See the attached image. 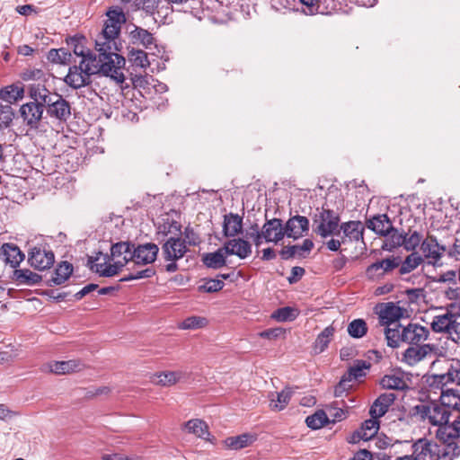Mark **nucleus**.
<instances>
[{
	"label": "nucleus",
	"instance_id": "dca6fc26",
	"mask_svg": "<svg viewBox=\"0 0 460 460\" xmlns=\"http://www.w3.org/2000/svg\"><path fill=\"white\" fill-rule=\"evenodd\" d=\"M320 222L315 228L316 234L325 238L338 234L340 217L331 209H323L319 215Z\"/></svg>",
	"mask_w": 460,
	"mask_h": 460
},
{
	"label": "nucleus",
	"instance_id": "c756f323",
	"mask_svg": "<svg viewBox=\"0 0 460 460\" xmlns=\"http://www.w3.org/2000/svg\"><path fill=\"white\" fill-rule=\"evenodd\" d=\"M242 217L232 212L224 216L223 233L226 237H234L242 233Z\"/></svg>",
	"mask_w": 460,
	"mask_h": 460
},
{
	"label": "nucleus",
	"instance_id": "ea45409f",
	"mask_svg": "<svg viewBox=\"0 0 460 460\" xmlns=\"http://www.w3.org/2000/svg\"><path fill=\"white\" fill-rule=\"evenodd\" d=\"M334 332L335 328L332 325H329L317 335L313 345L314 354H320L328 348L329 343L334 336Z\"/></svg>",
	"mask_w": 460,
	"mask_h": 460
},
{
	"label": "nucleus",
	"instance_id": "e2e57ef3",
	"mask_svg": "<svg viewBox=\"0 0 460 460\" xmlns=\"http://www.w3.org/2000/svg\"><path fill=\"white\" fill-rule=\"evenodd\" d=\"M370 367L366 361H358L354 366L350 367L348 373L346 374L352 380H356L358 377L364 376V369H367Z\"/></svg>",
	"mask_w": 460,
	"mask_h": 460
},
{
	"label": "nucleus",
	"instance_id": "a18cd8bd",
	"mask_svg": "<svg viewBox=\"0 0 460 460\" xmlns=\"http://www.w3.org/2000/svg\"><path fill=\"white\" fill-rule=\"evenodd\" d=\"M380 385L383 388L389 390H404L408 387L404 378L396 375L385 376L381 379Z\"/></svg>",
	"mask_w": 460,
	"mask_h": 460
},
{
	"label": "nucleus",
	"instance_id": "13d9d810",
	"mask_svg": "<svg viewBox=\"0 0 460 460\" xmlns=\"http://www.w3.org/2000/svg\"><path fill=\"white\" fill-rule=\"evenodd\" d=\"M71 57V54L68 53L64 49H52L48 53V59L56 64H66Z\"/></svg>",
	"mask_w": 460,
	"mask_h": 460
},
{
	"label": "nucleus",
	"instance_id": "1a4fd4ad",
	"mask_svg": "<svg viewBox=\"0 0 460 460\" xmlns=\"http://www.w3.org/2000/svg\"><path fill=\"white\" fill-rule=\"evenodd\" d=\"M420 251L423 254V259L428 261V264L432 266H440L441 259L446 248L438 243L434 235H428L421 243Z\"/></svg>",
	"mask_w": 460,
	"mask_h": 460
},
{
	"label": "nucleus",
	"instance_id": "0e129e2a",
	"mask_svg": "<svg viewBox=\"0 0 460 460\" xmlns=\"http://www.w3.org/2000/svg\"><path fill=\"white\" fill-rule=\"evenodd\" d=\"M183 236L182 241H185V245L197 246L201 243L199 235L190 226L184 229Z\"/></svg>",
	"mask_w": 460,
	"mask_h": 460
},
{
	"label": "nucleus",
	"instance_id": "a211bd4d",
	"mask_svg": "<svg viewBox=\"0 0 460 460\" xmlns=\"http://www.w3.org/2000/svg\"><path fill=\"white\" fill-rule=\"evenodd\" d=\"M434 350L435 345L433 344L410 346L402 354V361L411 367L416 366Z\"/></svg>",
	"mask_w": 460,
	"mask_h": 460
},
{
	"label": "nucleus",
	"instance_id": "c03bdc74",
	"mask_svg": "<svg viewBox=\"0 0 460 460\" xmlns=\"http://www.w3.org/2000/svg\"><path fill=\"white\" fill-rule=\"evenodd\" d=\"M181 373L177 371H164L155 375L153 382L162 386H171L175 385L181 378Z\"/></svg>",
	"mask_w": 460,
	"mask_h": 460
},
{
	"label": "nucleus",
	"instance_id": "f704fd0d",
	"mask_svg": "<svg viewBox=\"0 0 460 460\" xmlns=\"http://www.w3.org/2000/svg\"><path fill=\"white\" fill-rule=\"evenodd\" d=\"M227 252L225 246L217 249L214 252L205 253L202 257L203 263L211 269H220L226 264Z\"/></svg>",
	"mask_w": 460,
	"mask_h": 460
},
{
	"label": "nucleus",
	"instance_id": "c9c22d12",
	"mask_svg": "<svg viewBox=\"0 0 460 460\" xmlns=\"http://www.w3.org/2000/svg\"><path fill=\"white\" fill-rule=\"evenodd\" d=\"M369 229L380 235H386L392 230V222L385 214L373 217L367 222Z\"/></svg>",
	"mask_w": 460,
	"mask_h": 460
},
{
	"label": "nucleus",
	"instance_id": "7ed1b4c3",
	"mask_svg": "<svg viewBox=\"0 0 460 460\" xmlns=\"http://www.w3.org/2000/svg\"><path fill=\"white\" fill-rule=\"evenodd\" d=\"M411 415L417 420L428 422L437 428L449 420L450 411L441 403H420L412 407Z\"/></svg>",
	"mask_w": 460,
	"mask_h": 460
},
{
	"label": "nucleus",
	"instance_id": "473e14b6",
	"mask_svg": "<svg viewBox=\"0 0 460 460\" xmlns=\"http://www.w3.org/2000/svg\"><path fill=\"white\" fill-rule=\"evenodd\" d=\"M29 96L37 102L46 105L52 99L50 91L46 87L45 83L39 82L29 85Z\"/></svg>",
	"mask_w": 460,
	"mask_h": 460
},
{
	"label": "nucleus",
	"instance_id": "052dcab7",
	"mask_svg": "<svg viewBox=\"0 0 460 460\" xmlns=\"http://www.w3.org/2000/svg\"><path fill=\"white\" fill-rule=\"evenodd\" d=\"M272 317L279 322L292 321L296 317V313L295 309L286 306L275 311Z\"/></svg>",
	"mask_w": 460,
	"mask_h": 460
},
{
	"label": "nucleus",
	"instance_id": "2f4dec72",
	"mask_svg": "<svg viewBox=\"0 0 460 460\" xmlns=\"http://www.w3.org/2000/svg\"><path fill=\"white\" fill-rule=\"evenodd\" d=\"M439 402L447 410L460 412V392L456 389H445L441 385Z\"/></svg>",
	"mask_w": 460,
	"mask_h": 460
},
{
	"label": "nucleus",
	"instance_id": "09e8293b",
	"mask_svg": "<svg viewBox=\"0 0 460 460\" xmlns=\"http://www.w3.org/2000/svg\"><path fill=\"white\" fill-rule=\"evenodd\" d=\"M128 59L135 66L146 68L150 66L147 53L141 49H132L128 52Z\"/></svg>",
	"mask_w": 460,
	"mask_h": 460
},
{
	"label": "nucleus",
	"instance_id": "6e6d98bb",
	"mask_svg": "<svg viewBox=\"0 0 460 460\" xmlns=\"http://www.w3.org/2000/svg\"><path fill=\"white\" fill-rule=\"evenodd\" d=\"M388 238L385 241V246L389 249H394L400 246L404 247L405 236L392 226V230L386 234Z\"/></svg>",
	"mask_w": 460,
	"mask_h": 460
},
{
	"label": "nucleus",
	"instance_id": "bf43d9fd",
	"mask_svg": "<svg viewBox=\"0 0 460 460\" xmlns=\"http://www.w3.org/2000/svg\"><path fill=\"white\" fill-rule=\"evenodd\" d=\"M299 3L304 6V12L306 14H316L323 13V8L322 6V0H298Z\"/></svg>",
	"mask_w": 460,
	"mask_h": 460
},
{
	"label": "nucleus",
	"instance_id": "3c124183",
	"mask_svg": "<svg viewBox=\"0 0 460 460\" xmlns=\"http://www.w3.org/2000/svg\"><path fill=\"white\" fill-rule=\"evenodd\" d=\"M329 421V418L324 411H317L305 419L306 425L313 429H321Z\"/></svg>",
	"mask_w": 460,
	"mask_h": 460
},
{
	"label": "nucleus",
	"instance_id": "4c0bfd02",
	"mask_svg": "<svg viewBox=\"0 0 460 460\" xmlns=\"http://www.w3.org/2000/svg\"><path fill=\"white\" fill-rule=\"evenodd\" d=\"M385 335L387 341V345L392 348H397L401 342H403V327L400 323L385 325Z\"/></svg>",
	"mask_w": 460,
	"mask_h": 460
},
{
	"label": "nucleus",
	"instance_id": "4468645a",
	"mask_svg": "<svg viewBox=\"0 0 460 460\" xmlns=\"http://www.w3.org/2000/svg\"><path fill=\"white\" fill-rule=\"evenodd\" d=\"M401 258L391 256L377 261L367 268L366 274L370 279H378L400 266Z\"/></svg>",
	"mask_w": 460,
	"mask_h": 460
},
{
	"label": "nucleus",
	"instance_id": "f03ea898",
	"mask_svg": "<svg viewBox=\"0 0 460 460\" xmlns=\"http://www.w3.org/2000/svg\"><path fill=\"white\" fill-rule=\"evenodd\" d=\"M126 17L121 8L115 7L107 12V20L103 29L95 40V47H105L108 51L119 50L117 40L120 33L121 25Z\"/></svg>",
	"mask_w": 460,
	"mask_h": 460
},
{
	"label": "nucleus",
	"instance_id": "e433bc0d",
	"mask_svg": "<svg viewBox=\"0 0 460 460\" xmlns=\"http://www.w3.org/2000/svg\"><path fill=\"white\" fill-rule=\"evenodd\" d=\"M254 440V436L243 433L238 436L226 438L223 441V444L226 449L239 450L251 446Z\"/></svg>",
	"mask_w": 460,
	"mask_h": 460
},
{
	"label": "nucleus",
	"instance_id": "0eeeda50",
	"mask_svg": "<svg viewBox=\"0 0 460 460\" xmlns=\"http://www.w3.org/2000/svg\"><path fill=\"white\" fill-rule=\"evenodd\" d=\"M47 114L60 123L66 122L71 117V105L62 95L54 93L49 102L45 105Z\"/></svg>",
	"mask_w": 460,
	"mask_h": 460
},
{
	"label": "nucleus",
	"instance_id": "5fc2aeb1",
	"mask_svg": "<svg viewBox=\"0 0 460 460\" xmlns=\"http://www.w3.org/2000/svg\"><path fill=\"white\" fill-rule=\"evenodd\" d=\"M20 76L23 81H35L38 83H46L48 81L45 72L38 68H26L21 73Z\"/></svg>",
	"mask_w": 460,
	"mask_h": 460
},
{
	"label": "nucleus",
	"instance_id": "c85d7f7f",
	"mask_svg": "<svg viewBox=\"0 0 460 460\" xmlns=\"http://www.w3.org/2000/svg\"><path fill=\"white\" fill-rule=\"evenodd\" d=\"M395 398L394 393L381 394L372 404L369 411L370 416L378 419L384 416L387 412L388 408L394 403Z\"/></svg>",
	"mask_w": 460,
	"mask_h": 460
},
{
	"label": "nucleus",
	"instance_id": "4be33fe9",
	"mask_svg": "<svg viewBox=\"0 0 460 460\" xmlns=\"http://www.w3.org/2000/svg\"><path fill=\"white\" fill-rule=\"evenodd\" d=\"M261 235H264L266 243H278L280 242L286 235L282 220L279 218L266 220L261 227Z\"/></svg>",
	"mask_w": 460,
	"mask_h": 460
},
{
	"label": "nucleus",
	"instance_id": "8fccbe9b",
	"mask_svg": "<svg viewBox=\"0 0 460 460\" xmlns=\"http://www.w3.org/2000/svg\"><path fill=\"white\" fill-rule=\"evenodd\" d=\"M456 316L455 314L447 311L443 314H438L433 317L430 327L434 332L441 333L444 328L447 327L450 321Z\"/></svg>",
	"mask_w": 460,
	"mask_h": 460
},
{
	"label": "nucleus",
	"instance_id": "79ce46f5",
	"mask_svg": "<svg viewBox=\"0 0 460 460\" xmlns=\"http://www.w3.org/2000/svg\"><path fill=\"white\" fill-rule=\"evenodd\" d=\"M72 272L73 265L68 261H62L56 268L50 281L54 285H60L68 279Z\"/></svg>",
	"mask_w": 460,
	"mask_h": 460
},
{
	"label": "nucleus",
	"instance_id": "774afa93",
	"mask_svg": "<svg viewBox=\"0 0 460 460\" xmlns=\"http://www.w3.org/2000/svg\"><path fill=\"white\" fill-rule=\"evenodd\" d=\"M224 282L219 279H208L204 285L199 287V289L208 292L214 293L221 290L224 287Z\"/></svg>",
	"mask_w": 460,
	"mask_h": 460
},
{
	"label": "nucleus",
	"instance_id": "20e7f679",
	"mask_svg": "<svg viewBox=\"0 0 460 460\" xmlns=\"http://www.w3.org/2000/svg\"><path fill=\"white\" fill-rule=\"evenodd\" d=\"M95 68L96 66L92 61L85 62V59H81L78 65L69 67L64 81L70 87L79 89L91 83V76L96 74Z\"/></svg>",
	"mask_w": 460,
	"mask_h": 460
},
{
	"label": "nucleus",
	"instance_id": "58836bf2",
	"mask_svg": "<svg viewBox=\"0 0 460 460\" xmlns=\"http://www.w3.org/2000/svg\"><path fill=\"white\" fill-rule=\"evenodd\" d=\"M12 279L18 285L32 286L41 281V276L29 269L14 270Z\"/></svg>",
	"mask_w": 460,
	"mask_h": 460
},
{
	"label": "nucleus",
	"instance_id": "ddd939ff",
	"mask_svg": "<svg viewBox=\"0 0 460 460\" xmlns=\"http://www.w3.org/2000/svg\"><path fill=\"white\" fill-rule=\"evenodd\" d=\"M380 324L385 326L399 323L400 319L406 314V309L398 305L388 302L382 303L376 306Z\"/></svg>",
	"mask_w": 460,
	"mask_h": 460
},
{
	"label": "nucleus",
	"instance_id": "cd10ccee",
	"mask_svg": "<svg viewBox=\"0 0 460 460\" xmlns=\"http://www.w3.org/2000/svg\"><path fill=\"white\" fill-rule=\"evenodd\" d=\"M224 246L227 255H236L240 259H245L252 253L250 243L241 238L229 240Z\"/></svg>",
	"mask_w": 460,
	"mask_h": 460
},
{
	"label": "nucleus",
	"instance_id": "49530a36",
	"mask_svg": "<svg viewBox=\"0 0 460 460\" xmlns=\"http://www.w3.org/2000/svg\"><path fill=\"white\" fill-rule=\"evenodd\" d=\"M208 325V320L206 317L192 315L179 323L178 328L181 330H197L205 328Z\"/></svg>",
	"mask_w": 460,
	"mask_h": 460
},
{
	"label": "nucleus",
	"instance_id": "72a5a7b5",
	"mask_svg": "<svg viewBox=\"0 0 460 460\" xmlns=\"http://www.w3.org/2000/svg\"><path fill=\"white\" fill-rule=\"evenodd\" d=\"M2 253L4 257V261L12 268H16L24 259V254L21 252L18 246L13 243H4L1 247Z\"/></svg>",
	"mask_w": 460,
	"mask_h": 460
},
{
	"label": "nucleus",
	"instance_id": "338daca9",
	"mask_svg": "<svg viewBox=\"0 0 460 460\" xmlns=\"http://www.w3.org/2000/svg\"><path fill=\"white\" fill-rule=\"evenodd\" d=\"M13 118V108L10 104H0V121L5 126H9Z\"/></svg>",
	"mask_w": 460,
	"mask_h": 460
},
{
	"label": "nucleus",
	"instance_id": "69168bd1",
	"mask_svg": "<svg viewBox=\"0 0 460 460\" xmlns=\"http://www.w3.org/2000/svg\"><path fill=\"white\" fill-rule=\"evenodd\" d=\"M111 393V388L110 386H99V387H91L86 389L84 397L86 399H94L98 396L102 395H109Z\"/></svg>",
	"mask_w": 460,
	"mask_h": 460
},
{
	"label": "nucleus",
	"instance_id": "de8ad7c7",
	"mask_svg": "<svg viewBox=\"0 0 460 460\" xmlns=\"http://www.w3.org/2000/svg\"><path fill=\"white\" fill-rule=\"evenodd\" d=\"M2 99L9 102L10 103L21 100L24 96V89L22 86L12 84L0 91Z\"/></svg>",
	"mask_w": 460,
	"mask_h": 460
},
{
	"label": "nucleus",
	"instance_id": "f3484780",
	"mask_svg": "<svg viewBox=\"0 0 460 460\" xmlns=\"http://www.w3.org/2000/svg\"><path fill=\"white\" fill-rule=\"evenodd\" d=\"M436 438L441 443L452 446L460 439V421L456 418L453 422L449 420L438 427L435 432Z\"/></svg>",
	"mask_w": 460,
	"mask_h": 460
},
{
	"label": "nucleus",
	"instance_id": "39448f33",
	"mask_svg": "<svg viewBox=\"0 0 460 460\" xmlns=\"http://www.w3.org/2000/svg\"><path fill=\"white\" fill-rule=\"evenodd\" d=\"M188 248L185 245V241L181 237H170L162 245V255L166 261H170L165 266L167 272L172 273L178 270L176 261L184 257L187 253Z\"/></svg>",
	"mask_w": 460,
	"mask_h": 460
},
{
	"label": "nucleus",
	"instance_id": "6e6552de",
	"mask_svg": "<svg viewBox=\"0 0 460 460\" xmlns=\"http://www.w3.org/2000/svg\"><path fill=\"white\" fill-rule=\"evenodd\" d=\"M411 449V455L416 460H438L440 458L439 446L425 438L416 440L412 444Z\"/></svg>",
	"mask_w": 460,
	"mask_h": 460
},
{
	"label": "nucleus",
	"instance_id": "b1692460",
	"mask_svg": "<svg viewBox=\"0 0 460 460\" xmlns=\"http://www.w3.org/2000/svg\"><path fill=\"white\" fill-rule=\"evenodd\" d=\"M308 229L309 220L304 216L292 217L285 225L286 235L294 239L302 237Z\"/></svg>",
	"mask_w": 460,
	"mask_h": 460
},
{
	"label": "nucleus",
	"instance_id": "680f3d73",
	"mask_svg": "<svg viewBox=\"0 0 460 460\" xmlns=\"http://www.w3.org/2000/svg\"><path fill=\"white\" fill-rule=\"evenodd\" d=\"M352 379L344 375L339 384L334 388V396L342 397L352 388Z\"/></svg>",
	"mask_w": 460,
	"mask_h": 460
},
{
	"label": "nucleus",
	"instance_id": "412c9836",
	"mask_svg": "<svg viewBox=\"0 0 460 460\" xmlns=\"http://www.w3.org/2000/svg\"><path fill=\"white\" fill-rule=\"evenodd\" d=\"M159 248L155 243H146L134 247L133 262L137 265L153 263L157 257Z\"/></svg>",
	"mask_w": 460,
	"mask_h": 460
},
{
	"label": "nucleus",
	"instance_id": "423d86ee",
	"mask_svg": "<svg viewBox=\"0 0 460 460\" xmlns=\"http://www.w3.org/2000/svg\"><path fill=\"white\" fill-rule=\"evenodd\" d=\"M111 258L108 254L99 252L95 257H89L88 264L91 270L102 277H113L121 271V261L111 263Z\"/></svg>",
	"mask_w": 460,
	"mask_h": 460
},
{
	"label": "nucleus",
	"instance_id": "37998d69",
	"mask_svg": "<svg viewBox=\"0 0 460 460\" xmlns=\"http://www.w3.org/2000/svg\"><path fill=\"white\" fill-rule=\"evenodd\" d=\"M291 398V392L287 390H282L279 393H276L275 394H271V398L270 401V408L274 411H280L284 410L288 404Z\"/></svg>",
	"mask_w": 460,
	"mask_h": 460
},
{
	"label": "nucleus",
	"instance_id": "2eb2a0df",
	"mask_svg": "<svg viewBox=\"0 0 460 460\" xmlns=\"http://www.w3.org/2000/svg\"><path fill=\"white\" fill-rule=\"evenodd\" d=\"M128 39L133 46L142 47L147 50L157 48V39L154 33L137 25H133V29L128 33Z\"/></svg>",
	"mask_w": 460,
	"mask_h": 460
},
{
	"label": "nucleus",
	"instance_id": "603ef678",
	"mask_svg": "<svg viewBox=\"0 0 460 460\" xmlns=\"http://www.w3.org/2000/svg\"><path fill=\"white\" fill-rule=\"evenodd\" d=\"M347 331L352 338L359 339L367 334V325L363 319H355L349 323Z\"/></svg>",
	"mask_w": 460,
	"mask_h": 460
},
{
	"label": "nucleus",
	"instance_id": "6ab92c4d",
	"mask_svg": "<svg viewBox=\"0 0 460 460\" xmlns=\"http://www.w3.org/2000/svg\"><path fill=\"white\" fill-rule=\"evenodd\" d=\"M448 383H453L460 385V359L450 358L447 360V370L441 375L433 376L432 385L445 386Z\"/></svg>",
	"mask_w": 460,
	"mask_h": 460
},
{
	"label": "nucleus",
	"instance_id": "aec40b11",
	"mask_svg": "<svg viewBox=\"0 0 460 460\" xmlns=\"http://www.w3.org/2000/svg\"><path fill=\"white\" fill-rule=\"evenodd\" d=\"M403 342L411 346L420 345L429 339V331L419 323H409L403 327Z\"/></svg>",
	"mask_w": 460,
	"mask_h": 460
},
{
	"label": "nucleus",
	"instance_id": "a878e982",
	"mask_svg": "<svg viewBox=\"0 0 460 460\" xmlns=\"http://www.w3.org/2000/svg\"><path fill=\"white\" fill-rule=\"evenodd\" d=\"M134 244L128 242H119L111 248V258L113 262L121 261V269L130 261H133Z\"/></svg>",
	"mask_w": 460,
	"mask_h": 460
},
{
	"label": "nucleus",
	"instance_id": "7c9ffc66",
	"mask_svg": "<svg viewBox=\"0 0 460 460\" xmlns=\"http://www.w3.org/2000/svg\"><path fill=\"white\" fill-rule=\"evenodd\" d=\"M181 429L203 439H208V437L210 435L208 425L201 419H191L184 422Z\"/></svg>",
	"mask_w": 460,
	"mask_h": 460
},
{
	"label": "nucleus",
	"instance_id": "9b49d317",
	"mask_svg": "<svg viewBox=\"0 0 460 460\" xmlns=\"http://www.w3.org/2000/svg\"><path fill=\"white\" fill-rule=\"evenodd\" d=\"M84 364L79 359H70L66 361H50L44 364L41 370L45 373L55 375H70L80 372L84 369Z\"/></svg>",
	"mask_w": 460,
	"mask_h": 460
},
{
	"label": "nucleus",
	"instance_id": "393cba45",
	"mask_svg": "<svg viewBox=\"0 0 460 460\" xmlns=\"http://www.w3.org/2000/svg\"><path fill=\"white\" fill-rule=\"evenodd\" d=\"M378 429V418L371 417V419L365 420L361 427L353 433L351 442L357 443L360 440L367 441L376 435Z\"/></svg>",
	"mask_w": 460,
	"mask_h": 460
},
{
	"label": "nucleus",
	"instance_id": "f8f14e48",
	"mask_svg": "<svg viewBox=\"0 0 460 460\" xmlns=\"http://www.w3.org/2000/svg\"><path fill=\"white\" fill-rule=\"evenodd\" d=\"M28 261L35 270H45L54 264L55 255L43 246H35L29 252Z\"/></svg>",
	"mask_w": 460,
	"mask_h": 460
},
{
	"label": "nucleus",
	"instance_id": "bb28decb",
	"mask_svg": "<svg viewBox=\"0 0 460 460\" xmlns=\"http://www.w3.org/2000/svg\"><path fill=\"white\" fill-rule=\"evenodd\" d=\"M136 6L147 14L165 18L169 13L170 7L164 4V0H136Z\"/></svg>",
	"mask_w": 460,
	"mask_h": 460
},
{
	"label": "nucleus",
	"instance_id": "a19ab883",
	"mask_svg": "<svg viewBox=\"0 0 460 460\" xmlns=\"http://www.w3.org/2000/svg\"><path fill=\"white\" fill-rule=\"evenodd\" d=\"M424 259L418 252H413L409 254L403 261H401L399 268V274L405 275L408 274L414 270H416L422 262Z\"/></svg>",
	"mask_w": 460,
	"mask_h": 460
},
{
	"label": "nucleus",
	"instance_id": "864d4df0",
	"mask_svg": "<svg viewBox=\"0 0 460 460\" xmlns=\"http://www.w3.org/2000/svg\"><path fill=\"white\" fill-rule=\"evenodd\" d=\"M405 242H404V249L408 252H414L416 248L421 245L423 236L418 231L409 230L407 234H404Z\"/></svg>",
	"mask_w": 460,
	"mask_h": 460
},
{
	"label": "nucleus",
	"instance_id": "9d476101",
	"mask_svg": "<svg viewBox=\"0 0 460 460\" xmlns=\"http://www.w3.org/2000/svg\"><path fill=\"white\" fill-rule=\"evenodd\" d=\"M44 108L45 105L42 103L32 101L22 104L19 111L23 122L30 128L37 129L42 119Z\"/></svg>",
	"mask_w": 460,
	"mask_h": 460
},
{
	"label": "nucleus",
	"instance_id": "5701e85b",
	"mask_svg": "<svg viewBox=\"0 0 460 460\" xmlns=\"http://www.w3.org/2000/svg\"><path fill=\"white\" fill-rule=\"evenodd\" d=\"M342 231L341 242L343 244L354 242H363L364 226L360 221H349L341 226Z\"/></svg>",
	"mask_w": 460,
	"mask_h": 460
},
{
	"label": "nucleus",
	"instance_id": "f257e3e1",
	"mask_svg": "<svg viewBox=\"0 0 460 460\" xmlns=\"http://www.w3.org/2000/svg\"><path fill=\"white\" fill-rule=\"evenodd\" d=\"M95 50L98 52V56L95 55L92 62L96 66V74H102L118 83H123L125 80L123 73L125 58L117 53L118 50L108 51L105 47H95Z\"/></svg>",
	"mask_w": 460,
	"mask_h": 460
},
{
	"label": "nucleus",
	"instance_id": "4d7b16f0",
	"mask_svg": "<svg viewBox=\"0 0 460 460\" xmlns=\"http://www.w3.org/2000/svg\"><path fill=\"white\" fill-rule=\"evenodd\" d=\"M73 44L75 56L81 58V59H85V62L94 59L95 55L83 44L82 40H73Z\"/></svg>",
	"mask_w": 460,
	"mask_h": 460
}]
</instances>
